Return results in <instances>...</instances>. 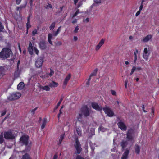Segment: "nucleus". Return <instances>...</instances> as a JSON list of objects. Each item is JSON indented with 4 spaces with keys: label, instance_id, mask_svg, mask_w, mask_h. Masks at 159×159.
<instances>
[{
    "label": "nucleus",
    "instance_id": "obj_1",
    "mask_svg": "<svg viewBox=\"0 0 159 159\" xmlns=\"http://www.w3.org/2000/svg\"><path fill=\"white\" fill-rule=\"evenodd\" d=\"M12 55L11 50L7 48H4L0 53V57L6 58L10 57Z\"/></svg>",
    "mask_w": 159,
    "mask_h": 159
},
{
    "label": "nucleus",
    "instance_id": "obj_2",
    "mask_svg": "<svg viewBox=\"0 0 159 159\" xmlns=\"http://www.w3.org/2000/svg\"><path fill=\"white\" fill-rule=\"evenodd\" d=\"M17 132L16 131L12 130L5 132L4 137L7 139H13L16 136Z\"/></svg>",
    "mask_w": 159,
    "mask_h": 159
},
{
    "label": "nucleus",
    "instance_id": "obj_3",
    "mask_svg": "<svg viewBox=\"0 0 159 159\" xmlns=\"http://www.w3.org/2000/svg\"><path fill=\"white\" fill-rule=\"evenodd\" d=\"M127 137L128 139V140L126 141H123L121 143V145L123 148L125 147L128 143H130V144H132L134 141L132 139V134L130 133V131H128Z\"/></svg>",
    "mask_w": 159,
    "mask_h": 159
},
{
    "label": "nucleus",
    "instance_id": "obj_4",
    "mask_svg": "<svg viewBox=\"0 0 159 159\" xmlns=\"http://www.w3.org/2000/svg\"><path fill=\"white\" fill-rule=\"evenodd\" d=\"M28 50L29 53L31 55H32L34 52L37 55L39 54V50L36 47L33 46L31 42H29Z\"/></svg>",
    "mask_w": 159,
    "mask_h": 159
},
{
    "label": "nucleus",
    "instance_id": "obj_5",
    "mask_svg": "<svg viewBox=\"0 0 159 159\" xmlns=\"http://www.w3.org/2000/svg\"><path fill=\"white\" fill-rule=\"evenodd\" d=\"M61 27H59L56 32H54L53 33V34H48V40L49 43L51 44V45H52V42L51 41V39L52 38V37L53 36H56L60 32V28Z\"/></svg>",
    "mask_w": 159,
    "mask_h": 159
},
{
    "label": "nucleus",
    "instance_id": "obj_6",
    "mask_svg": "<svg viewBox=\"0 0 159 159\" xmlns=\"http://www.w3.org/2000/svg\"><path fill=\"white\" fill-rule=\"evenodd\" d=\"M150 54L149 47L145 48L143 52V58L146 60H147Z\"/></svg>",
    "mask_w": 159,
    "mask_h": 159
},
{
    "label": "nucleus",
    "instance_id": "obj_7",
    "mask_svg": "<svg viewBox=\"0 0 159 159\" xmlns=\"http://www.w3.org/2000/svg\"><path fill=\"white\" fill-rule=\"evenodd\" d=\"M21 96V94L19 92H15L11 94L8 97L10 100H16L19 98Z\"/></svg>",
    "mask_w": 159,
    "mask_h": 159
},
{
    "label": "nucleus",
    "instance_id": "obj_8",
    "mask_svg": "<svg viewBox=\"0 0 159 159\" xmlns=\"http://www.w3.org/2000/svg\"><path fill=\"white\" fill-rule=\"evenodd\" d=\"M82 114L86 116L89 115V109L86 107H84L82 109V113L79 114V116L78 118V119H79L81 117Z\"/></svg>",
    "mask_w": 159,
    "mask_h": 159
},
{
    "label": "nucleus",
    "instance_id": "obj_9",
    "mask_svg": "<svg viewBox=\"0 0 159 159\" xmlns=\"http://www.w3.org/2000/svg\"><path fill=\"white\" fill-rule=\"evenodd\" d=\"M105 114L109 117H112L114 115V113L109 108L106 107L103 108Z\"/></svg>",
    "mask_w": 159,
    "mask_h": 159
},
{
    "label": "nucleus",
    "instance_id": "obj_10",
    "mask_svg": "<svg viewBox=\"0 0 159 159\" xmlns=\"http://www.w3.org/2000/svg\"><path fill=\"white\" fill-rule=\"evenodd\" d=\"M75 142V146L76 150V153H80L81 151V148L78 139H76Z\"/></svg>",
    "mask_w": 159,
    "mask_h": 159
},
{
    "label": "nucleus",
    "instance_id": "obj_11",
    "mask_svg": "<svg viewBox=\"0 0 159 159\" xmlns=\"http://www.w3.org/2000/svg\"><path fill=\"white\" fill-rule=\"evenodd\" d=\"M43 59L42 57H39L36 61H35V66L37 68L40 67L43 62Z\"/></svg>",
    "mask_w": 159,
    "mask_h": 159
},
{
    "label": "nucleus",
    "instance_id": "obj_12",
    "mask_svg": "<svg viewBox=\"0 0 159 159\" xmlns=\"http://www.w3.org/2000/svg\"><path fill=\"white\" fill-rule=\"evenodd\" d=\"M142 70V69L140 66H134L132 67L131 70V72L130 73V75H132L135 71L140 72Z\"/></svg>",
    "mask_w": 159,
    "mask_h": 159
},
{
    "label": "nucleus",
    "instance_id": "obj_13",
    "mask_svg": "<svg viewBox=\"0 0 159 159\" xmlns=\"http://www.w3.org/2000/svg\"><path fill=\"white\" fill-rule=\"evenodd\" d=\"M28 136L26 135H23L20 139V142L21 143L24 144L26 145L27 144Z\"/></svg>",
    "mask_w": 159,
    "mask_h": 159
},
{
    "label": "nucleus",
    "instance_id": "obj_14",
    "mask_svg": "<svg viewBox=\"0 0 159 159\" xmlns=\"http://www.w3.org/2000/svg\"><path fill=\"white\" fill-rule=\"evenodd\" d=\"M91 105L93 109L97 111H101L102 110V107L99 106L97 103L93 102L91 103Z\"/></svg>",
    "mask_w": 159,
    "mask_h": 159
},
{
    "label": "nucleus",
    "instance_id": "obj_15",
    "mask_svg": "<svg viewBox=\"0 0 159 159\" xmlns=\"http://www.w3.org/2000/svg\"><path fill=\"white\" fill-rule=\"evenodd\" d=\"M105 41V39H102L100 41L98 44L97 45L95 48V50L96 51H98L99 50L101 47L104 44Z\"/></svg>",
    "mask_w": 159,
    "mask_h": 159
},
{
    "label": "nucleus",
    "instance_id": "obj_16",
    "mask_svg": "<svg viewBox=\"0 0 159 159\" xmlns=\"http://www.w3.org/2000/svg\"><path fill=\"white\" fill-rule=\"evenodd\" d=\"M152 36L151 34H148L144 37L142 39V41L144 43L151 41Z\"/></svg>",
    "mask_w": 159,
    "mask_h": 159
},
{
    "label": "nucleus",
    "instance_id": "obj_17",
    "mask_svg": "<svg viewBox=\"0 0 159 159\" xmlns=\"http://www.w3.org/2000/svg\"><path fill=\"white\" fill-rule=\"evenodd\" d=\"M71 77V74L70 73L68 74L66 76L63 83V87L65 88L67 84L70 79Z\"/></svg>",
    "mask_w": 159,
    "mask_h": 159
},
{
    "label": "nucleus",
    "instance_id": "obj_18",
    "mask_svg": "<svg viewBox=\"0 0 159 159\" xmlns=\"http://www.w3.org/2000/svg\"><path fill=\"white\" fill-rule=\"evenodd\" d=\"M75 7L79 8L81 6L83 3V0H73Z\"/></svg>",
    "mask_w": 159,
    "mask_h": 159
},
{
    "label": "nucleus",
    "instance_id": "obj_19",
    "mask_svg": "<svg viewBox=\"0 0 159 159\" xmlns=\"http://www.w3.org/2000/svg\"><path fill=\"white\" fill-rule=\"evenodd\" d=\"M117 125L119 128L122 130L124 131L126 130V127L123 122L122 121L119 122L117 123Z\"/></svg>",
    "mask_w": 159,
    "mask_h": 159
},
{
    "label": "nucleus",
    "instance_id": "obj_20",
    "mask_svg": "<svg viewBox=\"0 0 159 159\" xmlns=\"http://www.w3.org/2000/svg\"><path fill=\"white\" fill-rule=\"evenodd\" d=\"M39 48L42 50L45 49L46 47L45 42L44 41H40L39 43Z\"/></svg>",
    "mask_w": 159,
    "mask_h": 159
},
{
    "label": "nucleus",
    "instance_id": "obj_21",
    "mask_svg": "<svg viewBox=\"0 0 159 159\" xmlns=\"http://www.w3.org/2000/svg\"><path fill=\"white\" fill-rule=\"evenodd\" d=\"M58 85V84L57 82L52 81V82L49 83V86L51 88L56 87Z\"/></svg>",
    "mask_w": 159,
    "mask_h": 159
},
{
    "label": "nucleus",
    "instance_id": "obj_22",
    "mask_svg": "<svg viewBox=\"0 0 159 159\" xmlns=\"http://www.w3.org/2000/svg\"><path fill=\"white\" fill-rule=\"evenodd\" d=\"M74 134L76 135L77 134L79 136H81V131L79 127L76 128L75 130L74 131Z\"/></svg>",
    "mask_w": 159,
    "mask_h": 159
},
{
    "label": "nucleus",
    "instance_id": "obj_23",
    "mask_svg": "<svg viewBox=\"0 0 159 159\" xmlns=\"http://www.w3.org/2000/svg\"><path fill=\"white\" fill-rule=\"evenodd\" d=\"M94 3L91 7V8L96 5H98L100 4L101 3V0H94Z\"/></svg>",
    "mask_w": 159,
    "mask_h": 159
},
{
    "label": "nucleus",
    "instance_id": "obj_24",
    "mask_svg": "<svg viewBox=\"0 0 159 159\" xmlns=\"http://www.w3.org/2000/svg\"><path fill=\"white\" fill-rule=\"evenodd\" d=\"M24 83L23 82H21L18 85L17 89L18 90H21L24 88Z\"/></svg>",
    "mask_w": 159,
    "mask_h": 159
},
{
    "label": "nucleus",
    "instance_id": "obj_25",
    "mask_svg": "<svg viewBox=\"0 0 159 159\" xmlns=\"http://www.w3.org/2000/svg\"><path fill=\"white\" fill-rule=\"evenodd\" d=\"M129 152L128 150H126L123 154L121 159H126Z\"/></svg>",
    "mask_w": 159,
    "mask_h": 159
},
{
    "label": "nucleus",
    "instance_id": "obj_26",
    "mask_svg": "<svg viewBox=\"0 0 159 159\" xmlns=\"http://www.w3.org/2000/svg\"><path fill=\"white\" fill-rule=\"evenodd\" d=\"M41 89L47 91H49L50 90V87L48 85L43 86L41 87Z\"/></svg>",
    "mask_w": 159,
    "mask_h": 159
},
{
    "label": "nucleus",
    "instance_id": "obj_27",
    "mask_svg": "<svg viewBox=\"0 0 159 159\" xmlns=\"http://www.w3.org/2000/svg\"><path fill=\"white\" fill-rule=\"evenodd\" d=\"M54 72L53 70H52L51 69H50V72L49 74H47L46 76H45V77H44L45 78H48L49 76H52L54 74Z\"/></svg>",
    "mask_w": 159,
    "mask_h": 159
},
{
    "label": "nucleus",
    "instance_id": "obj_28",
    "mask_svg": "<svg viewBox=\"0 0 159 159\" xmlns=\"http://www.w3.org/2000/svg\"><path fill=\"white\" fill-rule=\"evenodd\" d=\"M47 120L46 118L44 119L43 123L41 126V128L42 129H43L45 127L46 124L47 123Z\"/></svg>",
    "mask_w": 159,
    "mask_h": 159
},
{
    "label": "nucleus",
    "instance_id": "obj_29",
    "mask_svg": "<svg viewBox=\"0 0 159 159\" xmlns=\"http://www.w3.org/2000/svg\"><path fill=\"white\" fill-rule=\"evenodd\" d=\"M22 159H31L29 155L27 154H25L23 156Z\"/></svg>",
    "mask_w": 159,
    "mask_h": 159
},
{
    "label": "nucleus",
    "instance_id": "obj_30",
    "mask_svg": "<svg viewBox=\"0 0 159 159\" xmlns=\"http://www.w3.org/2000/svg\"><path fill=\"white\" fill-rule=\"evenodd\" d=\"M4 71V68L2 67H0V77L2 76Z\"/></svg>",
    "mask_w": 159,
    "mask_h": 159
},
{
    "label": "nucleus",
    "instance_id": "obj_31",
    "mask_svg": "<svg viewBox=\"0 0 159 159\" xmlns=\"http://www.w3.org/2000/svg\"><path fill=\"white\" fill-rule=\"evenodd\" d=\"M135 152L136 153L138 154L140 152V148L138 145H136L135 147Z\"/></svg>",
    "mask_w": 159,
    "mask_h": 159
},
{
    "label": "nucleus",
    "instance_id": "obj_32",
    "mask_svg": "<svg viewBox=\"0 0 159 159\" xmlns=\"http://www.w3.org/2000/svg\"><path fill=\"white\" fill-rule=\"evenodd\" d=\"M100 131H101L102 132H104L106 131L107 129H106L104 128V127H100L98 129Z\"/></svg>",
    "mask_w": 159,
    "mask_h": 159
},
{
    "label": "nucleus",
    "instance_id": "obj_33",
    "mask_svg": "<svg viewBox=\"0 0 159 159\" xmlns=\"http://www.w3.org/2000/svg\"><path fill=\"white\" fill-rule=\"evenodd\" d=\"M55 26V22L52 23L50 27V30H53Z\"/></svg>",
    "mask_w": 159,
    "mask_h": 159
},
{
    "label": "nucleus",
    "instance_id": "obj_34",
    "mask_svg": "<svg viewBox=\"0 0 159 159\" xmlns=\"http://www.w3.org/2000/svg\"><path fill=\"white\" fill-rule=\"evenodd\" d=\"M97 72V70L96 69L94 71L93 73H91V75H90L89 77L91 78V77L92 76L95 75H96V74Z\"/></svg>",
    "mask_w": 159,
    "mask_h": 159
},
{
    "label": "nucleus",
    "instance_id": "obj_35",
    "mask_svg": "<svg viewBox=\"0 0 159 159\" xmlns=\"http://www.w3.org/2000/svg\"><path fill=\"white\" fill-rule=\"evenodd\" d=\"M3 135L1 134L0 135V144L3 142Z\"/></svg>",
    "mask_w": 159,
    "mask_h": 159
},
{
    "label": "nucleus",
    "instance_id": "obj_36",
    "mask_svg": "<svg viewBox=\"0 0 159 159\" xmlns=\"http://www.w3.org/2000/svg\"><path fill=\"white\" fill-rule=\"evenodd\" d=\"M28 21L26 25H27V31L28 30V29L29 28H30L31 27V25H30V23L29 22V18L28 19Z\"/></svg>",
    "mask_w": 159,
    "mask_h": 159
},
{
    "label": "nucleus",
    "instance_id": "obj_37",
    "mask_svg": "<svg viewBox=\"0 0 159 159\" xmlns=\"http://www.w3.org/2000/svg\"><path fill=\"white\" fill-rule=\"evenodd\" d=\"M79 30V26H76L74 30V32L75 33H76L78 32V30Z\"/></svg>",
    "mask_w": 159,
    "mask_h": 159
},
{
    "label": "nucleus",
    "instance_id": "obj_38",
    "mask_svg": "<svg viewBox=\"0 0 159 159\" xmlns=\"http://www.w3.org/2000/svg\"><path fill=\"white\" fill-rule=\"evenodd\" d=\"M80 13V12L79 11V10H77L76 12L75 13V14L73 15V16H72V17H74L75 16H77L78 14Z\"/></svg>",
    "mask_w": 159,
    "mask_h": 159
},
{
    "label": "nucleus",
    "instance_id": "obj_39",
    "mask_svg": "<svg viewBox=\"0 0 159 159\" xmlns=\"http://www.w3.org/2000/svg\"><path fill=\"white\" fill-rule=\"evenodd\" d=\"M90 20V19L89 18H87L86 19L84 20V22L85 23L88 22Z\"/></svg>",
    "mask_w": 159,
    "mask_h": 159
},
{
    "label": "nucleus",
    "instance_id": "obj_40",
    "mask_svg": "<svg viewBox=\"0 0 159 159\" xmlns=\"http://www.w3.org/2000/svg\"><path fill=\"white\" fill-rule=\"evenodd\" d=\"M63 137H64V135H62L61 137H60V138L59 139V142L60 143H61L63 139Z\"/></svg>",
    "mask_w": 159,
    "mask_h": 159
},
{
    "label": "nucleus",
    "instance_id": "obj_41",
    "mask_svg": "<svg viewBox=\"0 0 159 159\" xmlns=\"http://www.w3.org/2000/svg\"><path fill=\"white\" fill-rule=\"evenodd\" d=\"M3 27L0 23V31H2ZM1 37H0V40L1 39Z\"/></svg>",
    "mask_w": 159,
    "mask_h": 159
},
{
    "label": "nucleus",
    "instance_id": "obj_42",
    "mask_svg": "<svg viewBox=\"0 0 159 159\" xmlns=\"http://www.w3.org/2000/svg\"><path fill=\"white\" fill-rule=\"evenodd\" d=\"M37 34V30L36 29L34 30L32 32V34L33 35H35Z\"/></svg>",
    "mask_w": 159,
    "mask_h": 159
},
{
    "label": "nucleus",
    "instance_id": "obj_43",
    "mask_svg": "<svg viewBox=\"0 0 159 159\" xmlns=\"http://www.w3.org/2000/svg\"><path fill=\"white\" fill-rule=\"evenodd\" d=\"M111 94L113 95H116V93L114 90H111Z\"/></svg>",
    "mask_w": 159,
    "mask_h": 159
},
{
    "label": "nucleus",
    "instance_id": "obj_44",
    "mask_svg": "<svg viewBox=\"0 0 159 159\" xmlns=\"http://www.w3.org/2000/svg\"><path fill=\"white\" fill-rule=\"evenodd\" d=\"M141 11H140V10H139L135 14V16H138L140 14V13H141Z\"/></svg>",
    "mask_w": 159,
    "mask_h": 159
},
{
    "label": "nucleus",
    "instance_id": "obj_45",
    "mask_svg": "<svg viewBox=\"0 0 159 159\" xmlns=\"http://www.w3.org/2000/svg\"><path fill=\"white\" fill-rule=\"evenodd\" d=\"M52 7V5L50 4H48V5H47L46 7L47 9H49L50 8H51Z\"/></svg>",
    "mask_w": 159,
    "mask_h": 159
},
{
    "label": "nucleus",
    "instance_id": "obj_46",
    "mask_svg": "<svg viewBox=\"0 0 159 159\" xmlns=\"http://www.w3.org/2000/svg\"><path fill=\"white\" fill-rule=\"evenodd\" d=\"M76 159H84L80 155H78L76 157Z\"/></svg>",
    "mask_w": 159,
    "mask_h": 159
},
{
    "label": "nucleus",
    "instance_id": "obj_47",
    "mask_svg": "<svg viewBox=\"0 0 159 159\" xmlns=\"http://www.w3.org/2000/svg\"><path fill=\"white\" fill-rule=\"evenodd\" d=\"M62 44V43L61 41L58 42L56 43V45L57 46H60Z\"/></svg>",
    "mask_w": 159,
    "mask_h": 159
},
{
    "label": "nucleus",
    "instance_id": "obj_48",
    "mask_svg": "<svg viewBox=\"0 0 159 159\" xmlns=\"http://www.w3.org/2000/svg\"><path fill=\"white\" fill-rule=\"evenodd\" d=\"M137 60V56H134V63H135Z\"/></svg>",
    "mask_w": 159,
    "mask_h": 159
},
{
    "label": "nucleus",
    "instance_id": "obj_49",
    "mask_svg": "<svg viewBox=\"0 0 159 159\" xmlns=\"http://www.w3.org/2000/svg\"><path fill=\"white\" fill-rule=\"evenodd\" d=\"M91 78H89V79H88V82H86V85H89V81H90Z\"/></svg>",
    "mask_w": 159,
    "mask_h": 159
},
{
    "label": "nucleus",
    "instance_id": "obj_50",
    "mask_svg": "<svg viewBox=\"0 0 159 159\" xmlns=\"http://www.w3.org/2000/svg\"><path fill=\"white\" fill-rule=\"evenodd\" d=\"M128 83V81H127V80L125 81V87L126 88H127V87Z\"/></svg>",
    "mask_w": 159,
    "mask_h": 159
},
{
    "label": "nucleus",
    "instance_id": "obj_51",
    "mask_svg": "<svg viewBox=\"0 0 159 159\" xmlns=\"http://www.w3.org/2000/svg\"><path fill=\"white\" fill-rule=\"evenodd\" d=\"M134 56H137V55L138 53V50L137 49H136L135 51L134 52Z\"/></svg>",
    "mask_w": 159,
    "mask_h": 159
},
{
    "label": "nucleus",
    "instance_id": "obj_52",
    "mask_svg": "<svg viewBox=\"0 0 159 159\" xmlns=\"http://www.w3.org/2000/svg\"><path fill=\"white\" fill-rule=\"evenodd\" d=\"M73 40L74 41H76L78 40V37L76 36H74L73 37Z\"/></svg>",
    "mask_w": 159,
    "mask_h": 159
},
{
    "label": "nucleus",
    "instance_id": "obj_53",
    "mask_svg": "<svg viewBox=\"0 0 159 159\" xmlns=\"http://www.w3.org/2000/svg\"><path fill=\"white\" fill-rule=\"evenodd\" d=\"M143 7V5L142 4H141L140 6L139 7V10H140V11H141L142 10Z\"/></svg>",
    "mask_w": 159,
    "mask_h": 159
},
{
    "label": "nucleus",
    "instance_id": "obj_54",
    "mask_svg": "<svg viewBox=\"0 0 159 159\" xmlns=\"http://www.w3.org/2000/svg\"><path fill=\"white\" fill-rule=\"evenodd\" d=\"M6 110H4L3 112L1 114V116H3L6 113Z\"/></svg>",
    "mask_w": 159,
    "mask_h": 159
},
{
    "label": "nucleus",
    "instance_id": "obj_55",
    "mask_svg": "<svg viewBox=\"0 0 159 159\" xmlns=\"http://www.w3.org/2000/svg\"><path fill=\"white\" fill-rule=\"evenodd\" d=\"M21 0H16V3L18 4H19L20 3Z\"/></svg>",
    "mask_w": 159,
    "mask_h": 159
},
{
    "label": "nucleus",
    "instance_id": "obj_56",
    "mask_svg": "<svg viewBox=\"0 0 159 159\" xmlns=\"http://www.w3.org/2000/svg\"><path fill=\"white\" fill-rule=\"evenodd\" d=\"M77 22V19H75L74 20L72 21V23L73 24H75V23Z\"/></svg>",
    "mask_w": 159,
    "mask_h": 159
},
{
    "label": "nucleus",
    "instance_id": "obj_57",
    "mask_svg": "<svg viewBox=\"0 0 159 159\" xmlns=\"http://www.w3.org/2000/svg\"><path fill=\"white\" fill-rule=\"evenodd\" d=\"M57 154H55L53 157V159H57Z\"/></svg>",
    "mask_w": 159,
    "mask_h": 159
},
{
    "label": "nucleus",
    "instance_id": "obj_58",
    "mask_svg": "<svg viewBox=\"0 0 159 159\" xmlns=\"http://www.w3.org/2000/svg\"><path fill=\"white\" fill-rule=\"evenodd\" d=\"M61 101H62V100H60L59 102H58V103H57V106L58 107H59V105H60V104H61Z\"/></svg>",
    "mask_w": 159,
    "mask_h": 159
},
{
    "label": "nucleus",
    "instance_id": "obj_59",
    "mask_svg": "<svg viewBox=\"0 0 159 159\" xmlns=\"http://www.w3.org/2000/svg\"><path fill=\"white\" fill-rule=\"evenodd\" d=\"M63 108V107H61V109L60 110V113H59V116H58V118H59V116H60V115L62 113V112H61V109Z\"/></svg>",
    "mask_w": 159,
    "mask_h": 159
},
{
    "label": "nucleus",
    "instance_id": "obj_60",
    "mask_svg": "<svg viewBox=\"0 0 159 159\" xmlns=\"http://www.w3.org/2000/svg\"><path fill=\"white\" fill-rule=\"evenodd\" d=\"M125 65H128L129 64V62L128 61H125Z\"/></svg>",
    "mask_w": 159,
    "mask_h": 159
},
{
    "label": "nucleus",
    "instance_id": "obj_61",
    "mask_svg": "<svg viewBox=\"0 0 159 159\" xmlns=\"http://www.w3.org/2000/svg\"><path fill=\"white\" fill-rule=\"evenodd\" d=\"M20 63V61H19L18 62L17 64V69H18V66L19 65Z\"/></svg>",
    "mask_w": 159,
    "mask_h": 159
},
{
    "label": "nucleus",
    "instance_id": "obj_62",
    "mask_svg": "<svg viewBox=\"0 0 159 159\" xmlns=\"http://www.w3.org/2000/svg\"><path fill=\"white\" fill-rule=\"evenodd\" d=\"M19 49L20 50V52H21V48H20V45H19Z\"/></svg>",
    "mask_w": 159,
    "mask_h": 159
},
{
    "label": "nucleus",
    "instance_id": "obj_63",
    "mask_svg": "<svg viewBox=\"0 0 159 159\" xmlns=\"http://www.w3.org/2000/svg\"><path fill=\"white\" fill-rule=\"evenodd\" d=\"M92 132L93 133V135L94 134V128H93L92 129Z\"/></svg>",
    "mask_w": 159,
    "mask_h": 159
},
{
    "label": "nucleus",
    "instance_id": "obj_64",
    "mask_svg": "<svg viewBox=\"0 0 159 159\" xmlns=\"http://www.w3.org/2000/svg\"><path fill=\"white\" fill-rule=\"evenodd\" d=\"M136 80V82H138L139 81V78H137L135 79Z\"/></svg>",
    "mask_w": 159,
    "mask_h": 159
}]
</instances>
